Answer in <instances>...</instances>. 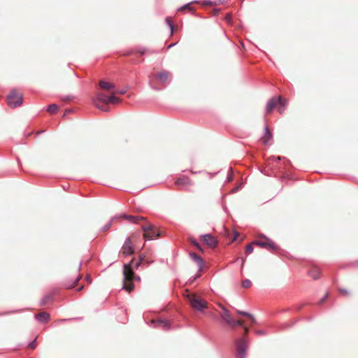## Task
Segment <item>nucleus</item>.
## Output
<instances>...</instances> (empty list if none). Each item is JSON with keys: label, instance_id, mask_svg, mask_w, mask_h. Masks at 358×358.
<instances>
[{"label": "nucleus", "instance_id": "c03bdc74", "mask_svg": "<svg viewBox=\"0 0 358 358\" xmlns=\"http://www.w3.org/2000/svg\"><path fill=\"white\" fill-rule=\"evenodd\" d=\"M127 89H122V90H117L116 93H118L120 94H124L127 92Z\"/></svg>", "mask_w": 358, "mask_h": 358}, {"label": "nucleus", "instance_id": "5fc2aeb1", "mask_svg": "<svg viewBox=\"0 0 358 358\" xmlns=\"http://www.w3.org/2000/svg\"><path fill=\"white\" fill-rule=\"evenodd\" d=\"M70 319H61V320H57V322H65L66 320H69Z\"/></svg>", "mask_w": 358, "mask_h": 358}, {"label": "nucleus", "instance_id": "6ab92c4d", "mask_svg": "<svg viewBox=\"0 0 358 358\" xmlns=\"http://www.w3.org/2000/svg\"><path fill=\"white\" fill-rule=\"evenodd\" d=\"M320 271L318 268L314 267L309 272L308 275L314 280H317L320 277Z\"/></svg>", "mask_w": 358, "mask_h": 358}, {"label": "nucleus", "instance_id": "e2e57ef3", "mask_svg": "<svg viewBox=\"0 0 358 358\" xmlns=\"http://www.w3.org/2000/svg\"><path fill=\"white\" fill-rule=\"evenodd\" d=\"M29 358H34V357H29Z\"/></svg>", "mask_w": 358, "mask_h": 358}, {"label": "nucleus", "instance_id": "bf43d9fd", "mask_svg": "<svg viewBox=\"0 0 358 358\" xmlns=\"http://www.w3.org/2000/svg\"><path fill=\"white\" fill-rule=\"evenodd\" d=\"M241 262H242V266H243V264H244L245 259H241Z\"/></svg>", "mask_w": 358, "mask_h": 358}, {"label": "nucleus", "instance_id": "5701e85b", "mask_svg": "<svg viewBox=\"0 0 358 358\" xmlns=\"http://www.w3.org/2000/svg\"><path fill=\"white\" fill-rule=\"evenodd\" d=\"M99 86L103 90H111L114 89L115 86L112 84H110L104 80H101L99 82Z\"/></svg>", "mask_w": 358, "mask_h": 358}, {"label": "nucleus", "instance_id": "cd10ccee", "mask_svg": "<svg viewBox=\"0 0 358 358\" xmlns=\"http://www.w3.org/2000/svg\"><path fill=\"white\" fill-rule=\"evenodd\" d=\"M58 110V106L55 103H52L48 106L47 111L50 113H55Z\"/></svg>", "mask_w": 358, "mask_h": 358}, {"label": "nucleus", "instance_id": "dca6fc26", "mask_svg": "<svg viewBox=\"0 0 358 358\" xmlns=\"http://www.w3.org/2000/svg\"><path fill=\"white\" fill-rule=\"evenodd\" d=\"M108 98V96L105 95L104 94L98 93L96 94V97L94 99L93 101H96V102L99 103V104L101 102L104 104H108V101L107 100Z\"/></svg>", "mask_w": 358, "mask_h": 358}, {"label": "nucleus", "instance_id": "37998d69", "mask_svg": "<svg viewBox=\"0 0 358 358\" xmlns=\"http://www.w3.org/2000/svg\"><path fill=\"white\" fill-rule=\"evenodd\" d=\"M203 5H210V6H211V5H213V2L211 1L210 0H204L203 1Z\"/></svg>", "mask_w": 358, "mask_h": 358}, {"label": "nucleus", "instance_id": "603ef678", "mask_svg": "<svg viewBox=\"0 0 358 358\" xmlns=\"http://www.w3.org/2000/svg\"><path fill=\"white\" fill-rule=\"evenodd\" d=\"M339 291L341 292V293H343V294H348V291L345 289H340Z\"/></svg>", "mask_w": 358, "mask_h": 358}, {"label": "nucleus", "instance_id": "9b49d317", "mask_svg": "<svg viewBox=\"0 0 358 358\" xmlns=\"http://www.w3.org/2000/svg\"><path fill=\"white\" fill-rule=\"evenodd\" d=\"M118 217L124 218V219L127 220V221H129V222L133 223V224H136L140 220H145V218L142 216L129 215L125 213L120 214L119 216H117V218Z\"/></svg>", "mask_w": 358, "mask_h": 358}, {"label": "nucleus", "instance_id": "3c124183", "mask_svg": "<svg viewBox=\"0 0 358 358\" xmlns=\"http://www.w3.org/2000/svg\"><path fill=\"white\" fill-rule=\"evenodd\" d=\"M278 111L280 113H282L284 112V110H285V108L283 107H281V106H279V108H278Z\"/></svg>", "mask_w": 358, "mask_h": 358}, {"label": "nucleus", "instance_id": "aec40b11", "mask_svg": "<svg viewBox=\"0 0 358 358\" xmlns=\"http://www.w3.org/2000/svg\"><path fill=\"white\" fill-rule=\"evenodd\" d=\"M53 297H54V294H46L41 299V300L40 301V305L45 306V304L48 303V301H52Z\"/></svg>", "mask_w": 358, "mask_h": 358}, {"label": "nucleus", "instance_id": "6e6552de", "mask_svg": "<svg viewBox=\"0 0 358 358\" xmlns=\"http://www.w3.org/2000/svg\"><path fill=\"white\" fill-rule=\"evenodd\" d=\"M203 241L209 247L214 248L217 245V241L210 234H206L201 236Z\"/></svg>", "mask_w": 358, "mask_h": 358}, {"label": "nucleus", "instance_id": "bb28decb", "mask_svg": "<svg viewBox=\"0 0 358 358\" xmlns=\"http://www.w3.org/2000/svg\"><path fill=\"white\" fill-rule=\"evenodd\" d=\"M276 99L278 100V106L285 108L287 105V101L280 96H276Z\"/></svg>", "mask_w": 358, "mask_h": 358}, {"label": "nucleus", "instance_id": "de8ad7c7", "mask_svg": "<svg viewBox=\"0 0 358 358\" xmlns=\"http://www.w3.org/2000/svg\"><path fill=\"white\" fill-rule=\"evenodd\" d=\"M85 280L87 281L89 283H92V279L90 275H87L85 278Z\"/></svg>", "mask_w": 358, "mask_h": 358}, {"label": "nucleus", "instance_id": "4d7b16f0", "mask_svg": "<svg viewBox=\"0 0 358 358\" xmlns=\"http://www.w3.org/2000/svg\"><path fill=\"white\" fill-rule=\"evenodd\" d=\"M83 288H84V286H83V285H82V286H80V287L78 289V291H81L82 289H83Z\"/></svg>", "mask_w": 358, "mask_h": 358}, {"label": "nucleus", "instance_id": "423d86ee", "mask_svg": "<svg viewBox=\"0 0 358 358\" xmlns=\"http://www.w3.org/2000/svg\"><path fill=\"white\" fill-rule=\"evenodd\" d=\"M154 327L160 328L164 331H168L171 329V324L170 322L165 319L153 320L151 321Z\"/></svg>", "mask_w": 358, "mask_h": 358}, {"label": "nucleus", "instance_id": "ddd939ff", "mask_svg": "<svg viewBox=\"0 0 358 358\" xmlns=\"http://www.w3.org/2000/svg\"><path fill=\"white\" fill-rule=\"evenodd\" d=\"M122 249V252L127 256L131 255L134 252V249L131 246V240L129 238H126Z\"/></svg>", "mask_w": 358, "mask_h": 358}, {"label": "nucleus", "instance_id": "72a5a7b5", "mask_svg": "<svg viewBox=\"0 0 358 358\" xmlns=\"http://www.w3.org/2000/svg\"><path fill=\"white\" fill-rule=\"evenodd\" d=\"M190 243L194 247H196L198 250H199L201 251H203V249H202L201 246L200 245V244L197 242V241L195 238H191L190 239Z\"/></svg>", "mask_w": 358, "mask_h": 358}, {"label": "nucleus", "instance_id": "7ed1b4c3", "mask_svg": "<svg viewBox=\"0 0 358 358\" xmlns=\"http://www.w3.org/2000/svg\"><path fill=\"white\" fill-rule=\"evenodd\" d=\"M23 96L17 94L15 89H13L7 96L8 104L12 108H16L22 105Z\"/></svg>", "mask_w": 358, "mask_h": 358}, {"label": "nucleus", "instance_id": "f8f14e48", "mask_svg": "<svg viewBox=\"0 0 358 358\" xmlns=\"http://www.w3.org/2000/svg\"><path fill=\"white\" fill-rule=\"evenodd\" d=\"M191 259L194 261L198 265V273L200 272L204 266V261L199 255L194 252H189V254Z\"/></svg>", "mask_w": 358, "mask_h": 358}, {"label": "nucleus", "instance_id": "f3484780", "mask_svg": "<svg viewBox=\"0 0 358 358\" xmlns=\"http://www.w3.org/2000/svg\"><path fill=\"white\" fill-rule=\"evenodd\" d=\"M273 136L271 132L269 131L267 126L264 128V136L262 138V141L264 144H266L268 143V140H271Z\"/></svg>", "mask_w": 358, "mask_h": 358}, {"label": "nucleus", "instance_id": "f03ea898", "mask_svg": "<svg viewBox=\"0 0 358 358\" xmlns=\"http://www.w3.org/2000/svg\"><path fill=\"white\" fill-rule=\"evenodd\" d=\"M188 300L192 308L196 311L203 312L208 307V303L206 301L194 295H189Z\"/></svg>", "mask_w": 358, "mask_h": 358}, {"label": "nucleus", "instance_id": "393cba45", "mask_svg": "<svg viewBox=\"0 0 358 358\" xmlns=\"http://www.w3.org/2000/svg\"><path fill=\"white\" fill-rule=\"evenodd\" d=\"M231 327H235L236 326L242 327L243 325V322L241 320H236L233 317L227 322Z\"/></svg>", "mask_w": 358, "mask_h": 358}, {"label": "nucleus", "instance_id": "13d9d810", "mask_svg": "<svg viewBox=\"0 0 358 358\" xmlns=\"http://www.w3.org/2000/svg\"><path fill=\"white\" fill-rule=\"evenodd\" d=\"M151 87H152L153 90H159V89H158V88L155 87H153V86H151Z\"/></svg>", "mask_w": 358, "mask_h": 358}, {"label": "nucleus", "instance_id": "a18cd8bd", "mask_svg": "<svg viewBox=\"0 0 358 358\" xmlns=\"http://www.w3.org/2000/svg\"><path fill=\"white\" fill-rule=\"evenodd\" d=\"M271 159L275 162H279L280 161L281 158L280 157L272 156L271 157Z\"/></svg>", "mask_w": 358, "mask_h": 358}, {"label": "nucleus", "instance_id": "4468645a", "mask_svg": "<svg viewBox=\"0 0 358 358\" xmlns=\"http://www.w3.org/2000/svg\"><path fill=\"white\" fill-rule=\"evenodd\" d=\"M35 319L40 323H47L50 320V315L46 312H42L34 315Z\"/></svg>", "mask_w": 358, "mask_h": 358}, {"label": "nucleus", "instance_id": "a878e982", "mask_svg": "<svg viewBox=\"0 0 358 358\" xmlns=\"http://www.w3.org/2000/svg\"><path fill=\"white\" fill-rule=\"evenodd\" d=\"M94 105L100 110L103 112H108L109 110V108L107 104L100 105L96 101H93Z\"/></svg>", "mask_w": 358, "mask_h": 358}, {"label": "nucleus", "instance_id": "1a4fd4ad", "mask_svg": "<svg viewBox=\"0 0 358 358\" xmlns=\"http://www.w3.org/2000/svg\"><path fill=\"white\" fill-rule=\"evenodd\" d=\"M171 76V73L168 71H164L159 72L155 75V78L159 80L160 84L166 86L169 83V78Z\"/></svg>", "mask_w": 358, "mask_h": 358}, {"label": "nucleus", "instance_id": "7c9ffc66", "mask_svg": "<svg viewBox=\"0 0 358 358\" xmlns=\"http://www.w3.org/2000/svg\"><path fill=\"white\" fill-rule=\"evenodd\" d=\"M165 21L170 29L171 35H172L173 32L174 24H173V22L171 21V20L169 17H166Z\"/></svg>", "mask_w": 358, "mask_h": 358}, {"label": "nucleus", "instance_id": "2eb2a0df", "mask_svg": "<svg viewBox=\"0 0 358 358\" xmlns=\"http://www.w3.org/2000/svg\"><path fill=\"white\" fill-rule=\"evenodd\" d=\"M278 106V100L276 96L271 97L267 102L266 107V113H270L273 109Z\"/></svg>", "mask_w": 358, "mask_h": 358}, {"label": "nucleus", "instance_id": "680f3d73", "mask_svg": "<svg viewBox=\"0 0 358 358\" xmlns=\"http://www.w3.org/2000/svg\"><path fill=\"white\" fill-rule=\"evenodd\" d=\"M80 267H81V262L79 264V269L80 268Z\"/></svg>", "mask_w": 358, "mask_h": 358}, {"label": "nucleus", "instance_id": "c85d7f7f", "mask_svg": "<svg viewBox=\"0 0 358 358\" xmlns=\"http://www.w3.org/2000/svg\"><path fill=\"white\" fill-rule=\"evenodd\" d=\"M108 103H120L121 101V99L114 95H111V96H109L108 98Z\"/></svg>", "mask_w": 358, "mask_h": 358}, {"label": "nucleus", "instance_id": "a211bd4d", "mask_svg": "<svg viewBox=\"0 0 358 358\" xmlns=\"http://www.w3.org/2000/svg\"><path fill=\"white\" fill-rule=\"evenodd\" d=\"M176 183L178 185H189L191 184V181L188 178L183 176L178 178Z\"/></svg>", "mask_w": 358, "mask_h": 358}, {"label": "nucleus", "instance_id": "f704fd0d", "mask_svg": "<svg viewBox=\"0 0 358 358\" xmlns=\"http://www.w3.org/2000/svg\"><path fill=\"white\" fill-rule=\"evenodd\" d=\"M252 282L249 279H245L242 282V287L244 288H248L251 287Z\"/></svg>", "mask_w": 358, "mask_h": 358}, {"label": "nucleus", "instance_id": "39448f33", "mask_svg": "<svg viewBox=\"0 0 358 358\" xmlns=\"http://www.w3.org/2000/svg\"><path fill=\"white\" fill-rule=\"evenodd\" d=\"M248 344L244 338L239 339L237 341V356L238 358H245L247 356L246 350Z\"/></svg>", "mask_w": 358, "mask_h": 358}, {"label": "nucleus", "instance_id": "2f4dec72", "mask_svg": "<svg viewBox=\"0 0 358 358\" xmlns=\"http://www.w3.org/2000/svg\"><path fill=\"white\" fill-rule=\"evenodd\" d=\"M81 278V276L80 275H78L73 282L71 284H65L64 286L68 288V289H71L73 288V287L76 286V285L78 283V282L80 280V279Z\"/></svg>", "mask_w": 358, "mask_h": 358}, {"label": "nucleus", "instance_id": "e433bc0d", "mask_svg": "<svg viewBox=\"0 0 358 358\" xmlns=\"http://www.w3.org/2000/svg\"><path fill=\"white\" fill-rule=\"evenodd\" d=\"M253 250H254L253 246L251 244H249L245 248V252L247 254H250L253 252Z\"/></svg>", "mask_w": 358, "mask_h": 358}, {"label": "nucleus", "instance_id": "4be33fe9", "mask_svg": "<svg viewBox=\"0 0 358 358\" xmlns=\"http://www.w3.org/2000/svg\"><path fill=\"white\" fill-rule=\"evenodd\" d=\"M236 312L240 315L248 317L251 320L252 323H256V320H255L254 315L250 314V313L246 312V311L238 310H237Z\"/></svg>", "mask_w": 358, "mask_h": 358}, {"label": "nucleus", "instance_id": "79ce46f5", "mask_svg": "<svg viewBox=\"0 0 358 358\" xmlns=\"http://www.w3.org/2000/svg\"><path fill=\"white\" fill-rule=\"evenodd\" d=\"M238 236H239V233L236 231H234L232 241H235Z\"/></svg>", "mask_w": 358, "mask_h": 358}, {"label": "nucleus", "instance_id": "f257e3e1", "mask_svg": "<svg viewBox=\"0 0 358 358\" xmlns=\"http://www.w3.org/2000/svg\"><path fill=\"white\" fill-rule=\"evenodd\" d=\"M133 264L134 260H131L128 264L124 265V280L122 289H125L128 292H131L134 288V286L132 283L133 280H141V278L138 275H136L133 271Z\"/></svg>", "mask_w": 358, "mask_h": 358}, {"label": "nucleus", "instance_id": "9d476101", "mask_svg": "<svg viewBox=\"0 0 358 358\" xmlns=\"http://www.w3.org/2000/svg\"><path fill=\"white\" fill-rule=\"evenodd\" d=\"M264 238H265L266 239L268 240L269 242H266V241H255L252 244H255V245H259V247L262 248H270L273 250H275L277 248V246L275 243H272L270 239H268L267 237H266L265 236H263Z\"/></svg>", "mask_w": 358, "mask_h": 358}, {"label": "nucleus", "instance_id": "20e7f679", "mask_svg": "<svg viewBox=\"0 0 358 358\" xmlns=\"http://www.w3.org/2000/svg\"><path fill=\"white\" fill-rule=\"evenodd\" d=\"M142 230L143 231V237L146 240L151 241L157 238L159 236V231L154 227L153 225L148 224L146 225H143L141 227Z\"/></svg>", "mask_w": 358, "mask_h": 358}, {"label": "nucleus", "instance_id": "473e14b6", "mask_svg": "<svg viewBox=\"0 0 358 358\" xmlns=\"http://www.w3.org/2000/svg\"><path fill=\"white\" fill-rule=\"evenodd\" d=\"M234 179V175H233V169L231 167H229V171L227 176L226 182H231Z\"/></svg>", "mask_w": 358, "mask_h": 358}, {"label": "nucleus", "instance_id": "0eeeda50", "mask_svg": "<svg viewBox=\"0 0 358 358\" xmlns=\"http://www.w3.org/2000/svg\"><path fill=\"white\" fill-rule=\"evenodd\" d=\"M154 262V259L148 257L145 254H141L139 256L138 261L133 264V266L138 268L141 264H145L148 266L150 264Z\"/></svg>", "mask_w": 358, "mask_h": 358}, {"label": "nucleus", "instance_id": "c756f323", "mask_svg": "<svg viewBox=\"0 0 358 358\" xmlns=\"http://www.w3.org/2000/svg\"><path fill=\"white\" fill-rule=\"evenodd\" d=\"M117 218V216H114L111 218L110 221L108 222L102 228L101 231H105L109 229L112 225V221L114 220H116Z\"/></svg>", "mask_w": 358, "mask_h": 358}, {"label": "nucleus", "instance_id": "c9c22d12", "mask_svg": "<svg viewBox=\"0 0 358 358\" xmlns=\"http://www.w3.org/2000/svg\"><path fill=\"white\" fill-rule=\"evenodd\" d=\"M28 347L30 348V349H35V348L36 347V338H34L32 341H31L29 344H28Z\"/></svg>", "mask_w": 358, "mask_h": 358}, {"label": "nucleus", "instance_id": "6e6d98bb", "mask_svg": "<svg viewBox=\"0 0 358 358\" xmlns=\"http://www.w3.org/2000/svg\"><path fill=\"white\" fill-rule=\"evenodd\" d=\"M174 45H175V43H171V44H170V45L168 46V49H169V48H171L173 47Z\"/></svg>", "mask_w": 358, "mask_h": 358}, {"label": "nucleus", "instance_id": "b1692460", "mask_svg": "<svg viewBox=\"0 0 358 358\" xmlns=\"http://www.w3.org/2000/svg\"><path fill=\"white\" fill-rule=\"evenodd\" d=\"M199 1H193L192 2H189V3H187L182 6H180L178 10H184L185 9H188L189 11H194V8L193 7L191 6L192 3H198Z\"/></svg>", "mask_w": 358, "mask_h": 358}, {"label": "nucleus", "instance_id": "8fccbe9b", "mask_svg": "<svg viewBox=\"0 0 358 358\" xmlns=\"http://www.w3.org/2000/svg\"><path fill=\"white\" fill-rule=\"evenodd\" d=\"M226 20L228 22H231V16L230 14H227V16H226Z\"/></svg>", "mask_w": 358, "mask_h": 358}, {"label": "nucleus", "instance_id": "a19ab883", "mask_svg": "<svg viewBox=\"0 0 358 358\" xmlns=\"http://www.w3.org/2000/svg\"><path fill=\"white\" fill-rule=\"evenodd\" d=\"M329 294L327 293L318 302L319 304H322L327 299Z\"/></svg>", "mask_w": 358, "mask_h": 358}, {"label": "nucleus", "instance_id": "4c0bfd02", "mask_svg": "<svg viewBox=\"0 0 358 358\" xmlns=\"http://www.w3.org/2000/svg\"><path fill=\"white\" fill-rule=\"evenodd\" d=\"M146 48L143 47H141L137 49V52L140 53L141 55H144L146 52Z\"/></svg>", "mask_w": 358, "mask_h": 358}, {"label": "nucleus", "instance_id": "864d4df0", "mask_svg": "<svg viewBox=\"0 0 358 358\" xmlns=\"http://www.w3.org/2000/svg\"><path fill=\"white\" fill-rule=\"evenodd\" d=\"M200 275L199 274H197L194 277H192V278H190V280L191 281H194L196 278L199 277Z\"/></svg>", "mask_w": 358, "mask_h": 358}, {"label": "nucleus", "instance_id": "09e8293b", "mask_svg": "<svg viewBox=\"0 0 358 358\" xmlns=\"http://www.w3.org/2000/svg\"><path fill=\"white\" fill-rule=\"evenodd\" d=\"M220 11V8H214L213 9V14L215 15H217Z\"/></svg>", "mask_w": 358, "mask_h": 358}, {"label": "nucleus", "instance_id": "49530a36", "mask_svg": "<svg viewBox=\"0 0 358 358\" xmlns=\"http://www.w3.org/2000/svg\"><path fill=\"white\" fill-rule=\"evenodd\" d=\"M71 98L72 96H66L65 97H64L62 99L65 101H71Z\"/></svg>", "mask_w": 358, "mask_h": 358}, {"label": "nucleus", "instance_id": "412c9836", "mask_svg": "<svg viewBox=\"0 0 358 358\" xmlns=\"http://www.w3.org/2000/svg\"><path fill=\"white\" fill-rule=\"evenodd\" d=\"M222 309L223 311L222 318L227 323L232 318V317L231 316L229 310L226 308L222 306Z\"/></svg>", "mask_w": 358, "mask_h": 358}, {"label": "nucleus", "instance_id": "58836bf2", "mask_svg": "<svg viewBox=\"0 0 358 358\" xmlns=\"http://www.w3.org/2000/svg\"><path fill=\"white\" fill-rule=\"evenodd\" d=\"M241 188H242V185L240 184L238 186H236V187H234V189H232L231 193H236V192L240 190Z\"/></svg>", "mask_w": 358, "mask_h": 358}, {"label": "nucleus", "instance_id": "052dcab7", "mask_svg": "<svg viewBox=\"0 0 358 358\" xmlns=\"http://www.w3.org/2000/svg\"><path fill=\"white\" fill-rule=\"evenodd\" d=\"M217 173H217H213V174H212L211 176H215V175H216Z\"/></svg>", "mask_w": 358, "mask_h": 358}, {"label": "nucleus", "instance_id": "ea45409f", "mask_svg": "<svg viewBox=\"0 0 358 358\" xmlns=\"http://www.w3.org/2000/svg\"><path fill=\"white\" fill-rule=\"evenodd\" d=\"M255 334L259 336H264L266 334V331L263 330H256Z\"/></svg>", "mask_w": 358, "mask_h": 358}]
</instances>
